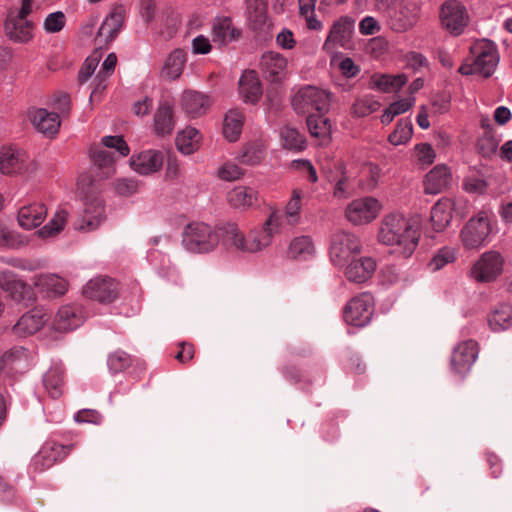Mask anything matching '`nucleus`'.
Listing matches in <instances>:
<instances>
[{
  "label": "nucleus",
  "mask_w": 512,
  "mask_h": 512,
  "mask_svg": "<svg viewBox=\"0 0 512 512\" xmlns=\"http://www.w3.org/2000/svg\"><path fill=\"white\" fill-rule=\"evenodd\" d=\"M301 189L292 190L291 197L284 210L272 209L260 230H252L245 236L235 223H226L219 228L223 240L230 242L237 250L255 253L270 246L274 236L287 226L295 227L301 219Z\"/></svg>",
  "instance_id": "1"
},
{
  "label": "nucleus",
  "mask_w": 512,
  "mask_h": 512,
  "mask_svg": "<svg viewBox=\"0 0 512 512\" xmlns=\"http://www.w3.org/2000/svg\"><path fill=\"white\" fill-rule=\"evenodd\" d=\"M418 218H405L402 214L391 213L383 217L378 231V240L384 245L395 246V252L409 258L420 239Z\"/></svg>",
  "instance_id": "2"
},
{
  "label": "nucleus",
  "mask_w": 512,
  "mask_h": 512,
  "mask_svg": "<svg viewBox=\"0 0 512 512\" xmlns=\"http://www.w3.org/2000/svg\"><path fill=\"white\" fill-rule=\"evenodd\" d=\"M219 233L205 223L188 224L183 232L182 243L191 252L207 253L219 243Z\"/></svg>",
  "instance_id": "3"
},
{
  "label": "nucleus",
  "mask_w": 512,
  "mask_h": 512,
  "mask_svg": "<svg viewBox=\"0 0 512 512\" xmlns=\"http://www.w3.org/2000/svg\"><path fill=\"white\" fill-rule=\"evenodd\" d=\"M360 239L353 233L337 231L331 236L329 256L335 266L343 267L361 253Z\"/></svg>",
  "instance_id": "4"
},
{
  "label": "nucleus",
  "mask_w": 512,
  "mask_h": 512,
  "mask_svg": "<svg viewBox=\"0 0 512 512\" xmlns=\"http://www.w3.org/2000/svg\"><path fill=\"white\" fill-rule=\"evenodd\" d=\"M331 94L314 86L302 87L292 98V106L297 113L305 114L316 110L324 114L329 110Z\"/></svg>",
  "instance_id": "5"
},
{
  "label": "nucleus",
  "mask_w": 512,
  "mask_h": 512,
  "mask_svg": "<svg viewBox=\"0 0 512 512\" xmlns=\"http://www.w3.org/2000/svg\"><path fill=\"white\" fill-rule=\"evenodd\" d=\"M421 7L415 0L402 1L390 11L387 25L396 33H404L412 29L420 18Z\"/></svg>",
  "instance_id": "6"
},
{
  "label": "nucleus",
  "mask_w": 512,
  "mask_h": 512,
  "mask_svg": "<svg viewBox=\"0 0 512 512\" xmlns=\"http://www.w3.org/2000/svg\"><path fill=\"white\" fill-rule=\"evenodd\" d=\"M373 297L364 292L352 298L344 307V320L347 324L363 327L369 323L373 315Z\"/></svg>",
  "instance_id": "7"
},
{
  "label": "nucleus",
  "mask_w": 512,
  "mask_h": 512,
  "mask_svg": "<svg viewBox=\"0 0 512 512\" xmlns=\"http://www.w3.org/2000/svg\"><path fill=\"white\" fill-rule=\"evenodd\" d=\"M38 169L36 162L25 153L12 148H3L0 151V172L6 175L22 174L32 175Z\"/></svg>",
  "instance_id": "8"
},
{
  "label": "nucleus",
  "mask_w": 512,
  "mask_h": 512,
  "mask_svg": "<svg viewBox=\"0 0 512 512\" xmlns=\"http://www.w3.org/2000/svg\"><path fill=\"white\" fill-rule=\"evenodd\" d=\"M0 288L16 303L29 305L35 300L33 288L11 271L0 272Z\"/></svg>",
  "instance_id": "9"
},
{
  "label": "nucleus",
  "mask_w": 512,
  "mask_h": 512,
  "mask_svg": "<svg viewBox=\"0 0 512 512\" xmlns=\"http://www.w3.org/2000/svg\"><path fill=\"white\" fill-rule=\"evenodd\" d=\"M442 26L451 34L460 35L468 23L466 8L456 0L446 1L440 12Z\"/></svg>",
  "instance_id": "10"
},
{
  "label": "nucleus",
  "mask_w": 512,
  "mask_h": 512,
  "mask_svg": "<svg viewBox=\"0 0 512 512\" xmlns=\"http://www.w3.org/2000/svg\"><path fill=\"white\" fill-rule=\"evenodd\" d=\"M267 10V0H246V15L249 26L263 39L270 35L272 25Z\"/></svg>",
  "instance_id": "11"
},
{
  "label": "nucleus",
  "mask_w": 512,
  "mask_h": 512,
  "mask_svg": "<svg viewBox=\"0 0 512 512\" xmlns=\"http://www.w3.org/2000/svg\"><path fill=\"white\" fill-rule=\"evenodd\" d=\"M380 210L377 199L365 197L352 201L346 208L345 214L349 222L362 225L376 218Z\"/></svg>",
  "instance_id": "12"
},
{
  "label": "nucleus",
  "mask_w": 512,
  "mask_h": 512,
  "mask_svg": "<svg viewBox=\"0 0 512 512\" xmlns=\"http://www.w3.org/2000/svg\"><path fill=\"white\" fill-rule=\"evenodd\" d=\"M83 294L92 300L110 303L117 297V284L112 278H95L85 285Z\"/></svg>",
  "instance_id": "13"
},
{
  "label": "nucleus",
  "mask_w": 512,
  "mask_h": 512,
  "mask_svg": "<svg viewBox=\"0 0 512 512\" xmlns=\"http://www.w3.org/2000/svg\"><path fill=\"white\" fill-rule=\"evenodd\" d=\"M478 356V343L474 340H467L460 343L453 351L451 366L459 374L470 370Z\"/></svg>",
  "instance_id": "14"
},
{
  "label": "nucleus",
  "mask_w": 512,
  "mask_h": 512,
  "mask_svg": "<svg viewBox=\"0 0 512 512\" xmlns=\"http://www.w3.org/2000/svg\"><path fill=\"white\" fill-rule=\"evenodd\" d=\"M50 319V315L42 308H34L23 314L12 330L15 335L25 337L38 332Z\"/></svg>",
  "instance_id": "15"
},
{
  "label": "nucleus",
  "mask_w": 512,
  "mask_h": 512,
  "mask_svg": "<svg viewBox=\"0 0 512 512\" xmlns=\"http://www.w3.org/2000/svg\"><path fill=\"white\" fill-rule=\"evenodd\" d=\"M74 445H61L58 443H46L34 457L33 463L36 469L44 470L55 463L63 461L71 452Z\"/></svg>",
  "instance_id": "16"
},
{
  "label": "nucleus",
  "mask_w": 512,
  "mask_h": 512,
  "mask_svg": "<svg viewBox=\"0 0 512 512\" xmlns=\"http://www.w3.org/2000/svg\"><path fill=\"white\" fill-rule=\"evenodd\" d=\"M354 29V21L349 17H341L330 29L324 48L333 50L337 46L349 48Z\"/></svg>",
  "instance_id": "17"
},
{
  "label": "nucleus",
  "mask_w": 512,
  "mask_h": 512,
  "mask_svg": "<svg viewBox=\"0 0 512 512\" xmlns=\"http://www.w3.org/2000/svg\"><path fill=\"white\" fill-rule=\"evenodd\" d=\"M164 156L158 150H146L131 157L130 164L134 171L141 175H149L162 168Z\"/></svg>",
  "instance_id": "18"
},
{
  "label": "nucleus",
  "mask_w": 512,
  "mask_h": 512,
  "mask_svg": "<svg viewBox=\"0 0 512 512\" xmlns=\"http://www.w3.org/2000/svg\"><path fill=\"white\" fill-rule=\"evenodd\" d=\"M452 181L450 169L446 165H437L431 169L424 179V192L436 195L448 189Z\"/></svg>",
  "instance_id": "19"
},
{
  "label": "nucleus",
  "mask_w": 512,
  "mask_h": 512,
  "mask_svg": "<svg viewBox=\"0 0 512 512\" xmlns=\"http://www.w3.org/2000/svg\"><path fill=\"white\" fill-rule=\"evenodd\" d=\"M28 116L37 131L43 134L54 135L59 130L61 122L57 113L43 108H32L28 111Z\"/></svg>",
  "instance_id": "20"
},
{
  "label": "nucleus",
  "mask_w": 512,
  "mask_h": 512,
  "mask_svg": "<svg viewBox=\"0 0 512 512\" xmlns=\"http://www.w3.org/2000/svg\"><path fill=\"white\" fill-rule=\"evenodd\" d=\"M34 24L22 17L11 16L5 22L7 37L18 43H27L33 38Z\"/></svg>",
  "instance_id": "21"
},
{
  "label": "nucleus",
  "mask_w": 512,
  "mask_h": 512,
  "mask_svg": "<svg viewBox=\"0 0 512 512\" xmlns=\"http://www.w3.org/2000/svg\"><path fill=\"white\" fill-rule=\"evenodd\" d=\"M104 220V206L100 200L86 204L83 215L74 222L79 231H93Z\"/></svg>",
  "instance_id": "22"
},
{
  "label": "nucleus",
  "mask_w": 512,
  "mask_h": 512,
  "mask_svg": "<svg viewBox=\"0 0 512 512\" xmlns=\"http://www.w3.org/2000/svg\"><path fill=\"white\" fill-rule=\"evenodd\" d=\"M376 269V262L371 257L352 260L345 270L346 278L353 283H363L371 278Z\"/></svg>",
  "instance_id": "23"
},
{
  "label": "nucleus",
  "mask_w": 512,
  "mask_h": 512,
  "mask_svg": "<svg viewBox=\"0 0 512 512\" xmlns=\"http://www.w3.org/2000/svg\"><path fill=\"white\" fill-rule=\"evenodd\" d=\"M83 323V316L81 311L70 305H65L59 308L55 315L53 328L59 332H68Z\"/></svg>",
  "instance_id": "24"
},
{
  "label": "nucleus",
  "mask_w": 512,
  "mask_h": 512,
  "mask_svg": "<svg viewBox=\"0 0 512 512\" xmlns=\"http://www.w3.org/2000/svg\"><path fill=\"white\" fill-rule=\"evenodd\" d=\"M239 92L246 103L255 104L262 95V86L254 70L245 71L239 80Z\"/></svg>",
  "instance_id": "25"
},
{
  "label": "nucleus",
  "mask_w": 512,
  "mask_h": 512,
  "mask_svg": "<svg viewBox=\"0 0 512 512\" xmlns=\"http://www.w3.org/2000/svg\"><path fill=\"white\" fill-rule=\"evenodd\" d=\"M47 216V208L43 203L23 206L18 212L19 225L27 230L38 227Z\"/></svg>",
  "instance_id": "26"
},
{
  "label": "nucleus",
  "mask_w": 512,
  "mask_h": 512,
  "mask_svg": "<svg viewBox=\"0 0 512 512\" xmlns=\"http://www.w3.org/2000/svg\"><path fill=\"white\" fill-rule=\"evenodd\" d=\"M454 206L455 203L451 199L442 198L432 207L430 220L435 231H443L450 224Z\"/></svg>",
  "instance_id": "27"
},
{
  "label": "nucleus",
  "mask_w": 512,
  "mask_h": 512,
  "mask_svg": "<svg viewBox=\"0 0 512 512\" xmlns=\"http://www.w3.org/2000/svg\"><path fill=\"white\" fill-rule=\"evenodd\" d=\"M209 104L208 97L197 91L187 90L182 94V108L190 117H198L204 114Z\"/></svg>",
  "instance_id": "28"
},
{
  "label": "nucleus",
  "mask_w": 512,
  "mask_h": 512,
  "mask_svg": "<svg viewBox=\"0 0 512 512\" xmlns=\"http://www.w3.org/2000/svg\"><path fill=\"white\" fill-rule=\"evenodd\" d=\"M213 42L219 45L227 43L239 38L240 31L233 26L229 17L217 18L212 26Z\"/></svg>",
  "instance_id": "29"
},
{
  "label": "nucleus",
  "mask_w": 512,
  "mask_h": 512,
  "mask_svg": "<svg viewBox=\"0 0 512 512\" xmlns=\"http://www.w3.org/2000/svg\"><path fill=\"white\" fill-rule=\"evenodd\" d=\"M308 130L312 137L318 139L319 145H328L331 141L330 120L321 115H309L306 119Z\"/></svg>",
  "instance_id": "30"
},
{
  "label": "nucleus",
  "mask_w": 512,
  "mask_h": 512,
  "mask_svg": "<svg viewBox=\"0 0 512 512\" xmlns=\"http://www.w3.org/2000/svg\"><path fill=\"white\" fill-rule=\"evenodd\" d=\"M175 119L173 108L167 102L160 104L154 115V129L157 135L164 136L173 132Z\"/></svg>",
  "instance_id": "31"
},
{
  "label": "nucleus",
  "mask_w": 512,
  "mask_h": 512,
  "mask_svg": "<svg viewBox=\"0 0 512 512\" xmlns=\"http://www.w3.org/2000/svg\"><path fill=\"white\" fill-rule=\"evenodd\" d=\"M43 385L51 398L61 397L65 387L63 368L52 366L43 376Z\"/></svg>",
  "instance_id": "32"
},
{
  "label": "nucleus",
  "mask_w": 512,
  "mask_h": 512,
  "mask_svg": "<svg viewBox=\"0 0 512 512\" xmlns=\"http://www.w3.org/2000/svg\"><path fill=\"white\" fill-rule=\"evenodd\" d=\"M315 253V246L310 236L302 235L293 238L287 250V256L294 260H306Z\"/></svg>",
  "instance_id": "33"
},
{
  "label": "nucleus",
  "mask_w": 512,
  "mask_h": 512,
  "mask_svg": "<svg viewBox=\"0 0 512 512\" xmlns=\"http://www.w3.org/2000/svg\"><path fill=\"white\" fill-rule=\"evenodd\" d=\"M286 66V58L277 52H266L261 58L262 70L272 81L279 79V75L286 69Z\"/></svg>",
  "instance_id": "34"
},
{
  "label": "nucleus",
  "mask_w": 512,
  "mask_h": 512,
  "mask_svg": "<svg viewBox=\"0 0 512 512\" xmlns=\"http://www.w3.org/2000/svg\"><path fill=\"white\" fill-rule=\"evenodd\" d=\"M186 62V53L182 49L173 50L167 57L161 71L163 78L176 80L183 72Z\"/></svg>",
  "instance_id": "35"
},
{
  "label": "nucleus",
  "mask_w": 512,
  "mask_h": 512,
  "mask_svg": "<svg viewBox=\"0 0 512 512\" xmlns=\"http://www.w3.org/2000/svg\"><path fill=\"white\" fill-rule=\"evenodd\" d=\"M482 77H490L498 67L500 56L496 44L482 38Z\"/></svg>",
  "instance_id": "36"
},
{
  "label": "nucleus",
  "mask_w": 512,
  "mask_h": 512,
  "mask_svg": "<svg viewBox=\"0 0 512 512\" xmlns=\"http://www.w3.org/2000/svg\"><path fill=\"white\" fill-rule=\"evenodd\" d=\"M227 201L236 209H246L256 203L257 192L249 187H235L227 194Z\"/></svg>",
  "instance_id": "37"
},
{
  "label": "nucleus",
  "mask_w": 512,
  "mask_h": 512,
  "mask_svg": "<svg viewBox=\"0 0 512 512\" xmlns=\"http://www.w3.org/2000/svg\"><path fill=\"white\" fill-rule=\"evenodd\" d=\"M407 81L408 77L405 74H374L371 77V87L384 93H389L394 90H399L407 83Z\"/></svg>",
  "instance_id": "38"
},
{
  "label": "nucleus",
  "mask_w": 512,
  "mask_h": 512,
  "mask_svg": "<svg viewBox=\"0 0 512 512\" xmlns=\"http://www.w3.org/2000/svg\"><path fill=\"white\" fill-rule=\"evenodd\" d=\"M123 23V16L121 11H113L110 13L104 22L101 24L96 39L101 41L104 38L106 43L113 41L118 35Z\"/></svg>",
  "instance_id": "39"
},
{
  "label": "nucleus",
  "mask_w": 512,
  "mask_h": 512,
  "mask_svg": "<svg viewBox=\"0 0 512 512\" xmlns=\"http://www.w3.org/2000/svg\"><path fill=\"white\" fill-rule=\"evenodd\" d=\"M503 268V258L499 252L489 251L482 254V281L496 278Z\"/></svg>",
  "instance_id": "40"
},
{
  "label": "nucleus",
  "mask_w": 512,
  "mask_h": 512,
  "mask_svg": "<svg viewBox=\"0 0 512 512\" xmlns=\"http://www.w3.org/2000/svg\"><path fill=\"white\" fill-rule=\"evenodd\" d=\"M200 139L201 136L197 129L187 127L177 135L176 146L181 153L190 155L198 149Z\"/></svg>",
  "instance_id": "41"
},
{
  "label": "nucleus",
  "mask_w": 512,
  "mask_h": 512,
  "mask_svg": "<svg viewBox=\"0 0 512 512\" xmlns=\"http://www.w3.org/2000/svg\"><path fill=\"white\" fill-rule=\"evenodd\" d=\"M460 238L466 249H477L480 246V217L473 216L462 228Z\"/></svg>",
  "instance_id": "42"
},
{
  "label": "nucleus",
  "mask_w": 512,
  "mask_h": 512,
  "mask_svg": "<svg viewBox=\"0 0 512 512\" xmlns=\"http://www.w3.org/2000/svg\"><path fill=\"white\" fill-rule=\"evenodd\" d=\"M244 116L240 111L230 110L224 118L223 134L227 140L234 142L239 138Z\"/></svg>",
  "instance_id": "43"
},
{
  "label": "nucleus",
  "mask_w": 512,
  "mask_h": 512,
  "mask_svg": "<svg viewBox=\"0 0 512 512\" xmlns=\"http://www.w3.org/2000/svg\"><path fill=\"white\" fill-rule=\"evenodd\" d=\"M36 284L43 287L49 297L62 296L68 289V282L54 274L41 275Z\"/></svg>",
  "instance_id": "44"
},
{
  "label": "nucleus",
  "mask_w": 512,
  "mask_h": 512,
  "mask_svg": "<svg viewBox=\"0 0 512 512\" xmlns=\"http://www.w3.org/2000/svg\"><path fill=\"white\" fill-rule=\"evenodd\" d=\"M488 324L494 331H502L512 327V307L501 305L488 316Z\"/></svg>",
  "instance_id": "45"
},
{
  "label": "nucleus",
  "mask_w": 512,
  "mask_h": 512,
  "mask_svg": "<svg viewBox=\"0 0 512 512\" xmlns=\"http://www.w3.org/2000/svg\"><path fill=\"white\" fill-rule=\"evenodd\" d=\"M413 135V125L408 119L398 121L395 130L389 135V142L395 146L407 143Z\"/></svg>",
  "instance_id": "46"
},
{
  "label": "nucleus",
  "mask_w": 512,
  "mask_h": 512,
  "mask_svg": "<svg viewBox=\"0 0 512 512\" xmlns=\"http://www.w3.org/2000/svg\"><path fill=\"white\" fill-rule=\"evenodd\" d=\"M68 217V212L64 209H61L55 213L53 218L43 226L38 234L42 238L51 237L57 235L60 231H62Z\"/></svg>",
  "instance_id": "47"
},
{
  "label": "nucleus",
  "mask_w": 512,
  "mask_h": 512,
  "mask_svg": "<svg viewBox=\"0 0 512 512\" xmlns=\"http://www.w3.org/2000/svg\"><path fill=\"white\" fill-rule=\"evenodd\" d=\"M280 135L285 148L297 151L305 148V139L295 128L286 126L281 129Z\"/></svg>",
  "instance_id": "48"
},
{
  "label": "nucleus",
  "mask_w": 512,
  "mask_h": 512,
  "mask_svg": "<svg viewBox=\"0 0 512 512\" xmlns=\"http://www.w3.org/2000/svg\"><path fill=\"white\" fill-rule=\"evenodd\" d=\"M456 259V252L453 248L443 247L437 251L434 257L429 262V267L432 271H438L445 265L453 263Z\"/></svg>",
  "instance_id": "49"
},
{
  "label": "nucleus",
  "mask_w": 512,
  "mask_h": 512,
  "mask_svg": "<svg viewBox=\"0 0 512 512\" xmlns=\"http://www.w3.org/2000/svg\"><path fill=\"white\" fill-rule=\"evenodd\" d=\"M477 49V44L471 46L470 50L472 56L467 57L458 69L459 73L462 75L471 76L480 74V53L476 54Z\"/></svg>",
  "instance_id": "50"
},
{
  "label": "nucleus",
  "mask_w": 512,
  "mask_h": 512,
  "mask_svg": "<svg viewBox=\"0 0 512 512\" xmlns=\"http://www.w3.org/2000/svg\"><path fill=\"white\" fill-rule=\"evenodd\" d=\"M131 357L123 351H116L108 357V366L113 373H118L131 365Z\"/></svg>",
  "instance_id": "51"
},
{
  "label": "nucleus",
  "mask_w": 512,
  "mask_h": 512,
  "mask_svg": "<svg viewBox=\"0 0 512 512\" xmlns=\"http://www.w3.org/2000/svg\"><path fill=\"white\" fill-rule=\"evenodd\" d=\"M91 157L95 165L99 168H107L112 170L114 157L111 152L104 150L102 147L95 146L91 148Z\"/></svg>",
  "instance_id": "52"
},
{
  "label": "nucleus",
  "mask_w": 512,
  "mask_h": 512,
  "mask_svg": "<svg viewBox=\"0 0 512 512\" xmlns=\"http://www.w3.org/2000/svg\"><path fill=\"white\" fill-rule=\"evenodd\" d=\"M115 192L124 197L131 196L138 192V181L131 178H120L113 182Z\"/></svg>",
  "instance_id": "53"
},
{
  "label": "nucleus",
  "mask_w": 512,
  "mask_h": 512,
  "mask_svg": "<svg viewBox=\"0 0 512 512\" xmlns=\"http://www.w3.org/2000/svg\"><path fill=\"white\" fill-rule=\"evenodd\" d=\"M7 368L12 369L15 364L25 362L28 359L27 350L24 347H13L1 355Z\"/></svg>",
  "instance_id": "54"
},
{
  "label": "nucleus",
  "mask_w": 512,
  "mask_h": 512,
  "mask_svg": "<svg viewBox=\"0 0 512 512\" xmlns=\"http://www.w3.org/2000/svg\"><path fill=\"white\" fill-rule=\"evenodd\" d=\"M380 107V103L368 98L355 101L352 106V113L357 117H365L375 112Z\"/></svg>",
  "instance_id": "55"
},
{
  "label": "nucleus",
  "mask_w": 512,
  "mask_h": 512,
  "mask_svg": "<svg viewBox=\"0 0 512 512\" xmlns=\"http://www.w3.org/2000/svg\"><path fill=\"white\" fill-rule=\"evenodd\" d=\"M66 23L65 14L62 11L50 13L44 21V29L48 33L60 32Z\"/></svg>",
  "instance_id": "56"
},
{
  "label": "nucleus",
  "mask_w": 512,
  "mask_h": 512,
  "mask_svg": "<svg viewBox=\"0 0 512 512\" xmlns=\"http://www.w3.org/2000/svg\"><path fill=\"white\" fill-rule=\"evenodd\" d=\"M103 146L114 148L121 156H127L130 149L122 136H104L101 139Z\"/></svg>",
  "instance_id": "57"
},
{
  "label": "nucleus",
  "mask_w": 512,
  "mask_h": 512,
  "mask_svg": "<svg viewBox=\"0 0 512 512\" xmlns=\"http://www.w3.org/2000/svg\"><path fill=\"white\" fill-rule=\"evenodd\" d=\"M463 189L468 193L476 194L480 190V171L471 168L463 180Z\"/></svg>",
  "instance_id": "58"
},
{
  "label": "nucleus",
  "mask_w": 512,
  "mask_h": 512,
  "mask_svg": "<svg viewBox=\"0 0 512 512\" xmlns=\"http://www.w3.org/2000/svg\"><path fill=\"white\" fill-rule=\"evenodd\" d=\"M74 420L80 424H82V423L100 424V422L102 421V416L97 410L82 409L74 415Z\"/></svg>",
  "instance_id": "59"
},
{
  "label": "nucleus",
  "mask_w": 512,
  "mask_h": 512,
  "mask_svg": "<svg viewBox=\"0 0 512 512\" xmlns=\"http://www.w3.org/2000/svg\"><path fill=\"white\" fill-rule=\"evenodd\" d=\"M243 174L241 168L236 164L226 163L218 171V176L225 181H235Z\"/></svg>",
  "instance_id": "60"
},
{
  "label": "nucleus",
  "mask_w": 512,
  "mask_h": 512,
  "mask_svg": "<svg viewBox=\"0 0 512 512\" xmlns=\"http://www.w3.org/2000/svg\"><path fill=\"white\" fill-rule=\"evenodd\" d=\"M98 65L97 59L87 58L78 73V81L80 84L85 83L94 73Z\"/></svg>",
  "instance_id": "61"
},
{
  "label": "nucleus",
  "mask_w": 512,
  "mask_h": 512,
  "mask_svg": "<svg viewBox=\"0 0 512 512\" xmlns=\"http://www.w3.org/2000/svg\"><path fill=\"white\" fill-rule=\"evenodd\" d=\"M180 350L176 353L175 359L181 363H187L193 359L195 347L191 343L181 342L178 344Z\"/></svg>",
  "instance_id": "62"
},
{
  "label": "nucleus",
  "mask_w": 512,
  "mask_h": 512,
  "mask_svg": "<svg viewBox=\"0 0 512 512\" xmlns=\"http://www.w3.org/2000/svg\"><path fill=\"white\" fill-rule=\"evenodd\" d=\"M359 30L363 35H373L380 31V26L375 18L367 16L359 23Z\"/></svg>",
  "instance_id": "63"
},
{
  "label": "nucleus",
  "mask_w": 512,
  "mask_h": 512,
  "mask_svg": "<svg viewBox=\"0 0 512 512\" xmlns=\"http://www.w3.org/2000/svg\"><path fill=\"white\" fill-rule=\"evenodd\" d=\"M211 44L207 37L198 35L192 40V51L194 54H207L211 51Z\"/></svg>",
  "instance_id": "64"
}]
</instances>
